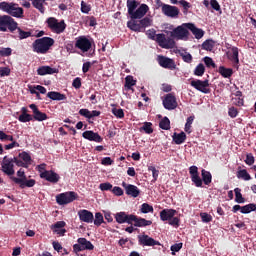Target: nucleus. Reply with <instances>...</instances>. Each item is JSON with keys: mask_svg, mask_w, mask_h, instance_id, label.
I'll return each mask as SVG.
<instances>
[{"mask_svg": "<svg viewBox=\"0 0 256 256\" xmlns=\"http://www.w3.org/2000/svg\"><path fill=\"white\" fill-rule=\"evenodd\" d=\"M146 35L148 39L156 41L162 49L174 48V40L167 39L164 34H157V31H154V29L147 30Z\"/></svg>", "mask_w": 256, "mask_h": 256, "instance_id": "39448f33", "label": "nucleus"}, {"mask_svg": "<svg viewBox=\"0 0 256 256\" xmlns=\"http://www.w3.org/2000/svg\"><path fill=\"white\" fill-rule=\"evenodd\" d=\"M103 214L101 212L96 213V217H93V220L91 223L95 225L96 227H100L104 222H103Z\"/></svg>", "mask_w": 256, "mask_h": 256, "instance_id": "ea45409f", "label": "nucleus"}, {"mask_svg": "<svg viewBox=\"0 0 256 256\" xmlns=\"http://www.w3.org/2000/svg\"><path fill=\"white\" fill-rule=\"evenodd\" d=\"M0 140L1 142H15L13 136L5 134L3 131H0Z\"/></svg>", "mask_w": 256, "mask_h": 256, "instance_id": "603ef678", "label": "nucleus"}, {"mask_svg": "<svg viewBox=\"0 0 256 256\" xmlns=\"http://www.w3.org/2000/svg\"><path fill=\"white\" fill-rule=\"evenodd\" d=\"M230 61H232V63H235V65L239 64V51L237 47H232L230 48Z\"/></svg>", "mask_w": 256, "mask_h": 256, "instance_id": "473e14b6", "label": "nucleus"}, {"mask_svg": "<svg viewBox=\"0 0 256 256\" xmlns=\"http://www.w3.org/2000/svg\"><path fill=\"white\" fill-rule=\"evenodd\" d=\"M12 34H17L16 38L18 40H25L27 38L32 37V33L30 31H24L23 29H16V33H12Z\"/></svg>", "mask_w": 256, "mask_h": 256, "instance_id": "2f4dec72", "label": "nucleus"}, {"mask_svg": "<svg viewBox=\"0 0 256 256\" xmlns=\"http://www.w3.org/2000/svg\"><path fill=\"white\" fill-rule=\"evenodd\" d=\"M137 243L140 244V246L143 247H154V246H160L161 244L159 241L154 240L152 237H149L148 235H138L137 236Z\"/></svg>", "mask_w": 256, "mask_h": 256, "instance_id": "2eb2a0df", "label": "nucleus"}, {"mask_svg": "<svg viewBox=\"0 0 256 256\" xmlns=\"http://www.w3.org/2000/svg\"><path fill=\"white\" fill-rule=\"evenodd\" d=\"M194 119V116H188V118H186V125L184 127V131L188 134H191V125L193 124Z\"/></svg>", "mask_w": 256, "mask_h": 256, "instance_id": "de8ad7c7", "label": "nucleus"}, {"mask_svg": "<svg viewBox=\"0 0 256 256\" xmlns=\"http://www.w3.org/2000/svg\"><path fill=\"white\" fill-rule=\"evenodd\" d=\"M188 29L183 24L181 26H178L174 28L173 31H171V38H174L176 40H185L188 38Z\"/></svg>", "mask_w": 256, "mask_h": 256, "instance_id": "dca6fc26", "label": "nucleus"}, {"mask_svg": "<svg viewBox=\"0 0 256 256\" xmlns=\"http://www.w3.org/2000/svg\"><path fill=\"white\" fill-rule=\"evenodd\" d=\"M162 105L164 106V109H166V111L175 110L176 107L179 106V104L176 102V96H174V94L172 93H168L166 94V96H164V100H162Z\"/></svg>", "mask_w": 256, "mask_h": 256, "instance_id": "4468645a", "label": "nucleus"}, {"mask_svg": "<svg viewBox=\"0 0 256 256\" xmlns=\"http://www.w3.org/2000/svg\"><path fill=\"white\" fill-rule=\"evenodd\" d=\"M40 179H45L47 182L57 184L59 182V174L52 170H45L44 172H40Z\"/></svg>", "mask_w": 256, "mask_h": 256, "instance_id": "a211bd4d", "label": "nucleus"}, {"mask_svg": "<svg viewBox=\"0 0 256 256\" xmlns=\"http://www.w3.org/2000/svg\"><path fill=\"white\" fill-rule=\"evenodd\" d=\"M184 26L186 27V29L191 31V34H193V37H196V39L203 38L204 32L202 29L196 28L195 25L191 23H186L184 24Z\"/></svg>", "mask_w": 256, "mask_h": 256, "instance_id": "a878e982", "label": "nucleus"}, {"mask_svg": "<svg viewBox=\"0 0 256 256\" xmlns=\"http://www.w3.org/2000/svg\"><path fill=\"white\" fill-rule=\"evenodd\" d=\"M188 174L191 175V182L197 188H201L203 185L208 186L213 181V176L206 170H201V176H198V167L196 166L188 167Z\"/></svg>", "mask_w": 256, "mask_h": 256, "instance_id": "7ed1b4c3", "label": "nucleus"}, {"mask_svg": "<svg viewBox=\"0 0 256 256\" xmlns=\"http://www.w3.org/2000/svg\"><path fill=\"white\" fill-rule=\"evenodd\" d=\"M171 139H173L174 144L181 145L183 142H186V133L180 132V133H174L173 136H171Z\"/></svg>", "mask_w": 256, "mask_h": 256, "instance_id": "7c9ffc66", "label": "nucleus"}, {"mask_svg": "<svg viewBox=\"0 0 256 256\" xmlns=\"http://www.w3.org/2000/svg\"><path fill=\"white\" fill-rule=\"evenodd\" d=\"M123 188L125 189V195L132 198H137L139 196V189L137 186L123 182Z\"/></svg>", "mask_w": 256, "mask_h": 256, "instance_id": "393cba45", "label": "nucleus"}, {"mask_svg": "<svg viewBox=\"0 0 256 256\" xmlns=\"http://www.w3.org/2000/svg\"><path fill=\"white\" fill-rule=\"evenodd\" d=\"M93 64H96V61H93V62H84V64H82V66H81V72L84 73V74L88 73V70L91 69V66H92Z\"/></svg>", "mask_w": 256, "mask_h": 256, "instance_id": "864d4df0", "label": "nucleus"}, {"mask_svg": "<svg viewBox=\"0 0 256 256\" xmlns=\"http://www.w3.org/2000/svg\"><path fill=\"white\" fill-rule=\"evenodd\" d=\"M244 164L252 166L254 164V156L252 154H247V157L244 158Z\"/></svg>", "mask_w": 256, "mask_h": 256, "instance_id": "69168bd1", "label": "nucleus"}, {"mask_svg": "<svg viewBox=\"0 0 256 256\" xmlns=\"http://www.w3.org/2000/svg\"><path fill=\"white\" fill-rule=\"evenodd\" d=\"M13 174H16L18 178L11 176V181L18 184L20 189L32 188L35 186V179H27L25 177V171L23 169H20L18 170V172H14Z\"/></svg>", "mask_w": 256, "mask_h": 256, "instance_id": "6e6552de", "label": "nucleus"}, {"mask_svg": "<svg viewBox=\"0 0 256 256\" xmlns=\"http://www.w3.org/2000/svg\"><path fill=\"white\" fill-rule=\"evenodd\" d=\"M93 40L86 38V36L76 37L74 42V48L79 49L82 53H86L91 50Z\"/></svg>", "mask_w": 256, "mask_h": 256, "instance_id": "9b49d317", "label": "nucleus"}, {"mask_svg": "<svg viewBox=\"0 0 256 256\" xmlns=\"http://www.w3.org/2000/svg\"><path fill=\"white\" fill-rule=\"evenodd\" d=\"M52 248L54 249V251H57V253L62 252V255H66V249L62 248L59 242L57 241L52 242Z\"/></svg>", "mask_w": 256, "mask_h": 256, "instance_id": "09e8293b", "label": "nucleus"}, {"mask_svg": "<svg viewBox=\"0 0 256 256\" xmlns=\"http://www.w3.org/2000/svg\"><path fill=\"white\" fill-rule=\"evenodd\" d=\"M110 113H112L113 116H115V118H118V119L125 118V112H122V109L120 108H113L112 110H110Z\"/></svg>", "mask_w": 256, "mask_h": 256, "instance_id": "49530a36", "label": "nucleus"}, {"mask_svg": "<svg viewBox=\"0 0 256 256\" xmlns=\"http://www.w3.org/2000/svg\"><path fill=\"white\" fill-rule=\"evenodd\" d=\"M18 161L31 162L30 154H27V152L18 154Z\"/></svg>", "mask_w": 256, "mask_h": 256, "instance_id": "5fc2aeb1", "label": "nucleus"}, {"mask_svg": "<svg viewBox=\"0 0 256 256\" xmlns=\"http://www.w3.org/2000/svg\"><path fill=\"white\" fill-rule=\"evenodd\" d=\"M128 6V15H130V21H128V29L135 33L144 32V28L152 26V19L144 17L149 11L147 4L140 5L136 0H128L126 2Z\"/></svg>", "mask_w": 256, "mask_h": 256, "instance_id": "f257e3e1", "label": "nucleus"}, {"mask_svg": "<svg viewBox=\"0 0 256 256\" xmlns=\"http://www.w3.org/2000/svg\"><path fill=\"white\" fill-rule=\"evenodd\" d=\"M201 221L203 223H210L213 221V216H210L208 213H201Z\"/></svg>", "mask_w": 256, "mask_h": 256, "instance_id": "e2e57ef3", "label": "nucleus"}, {"mask_svg": "<svg viewBox=\"0 0 256 256\" xmlns=\"http://www.w3.org/2000/svg\"><path fill=\"white\" fill-rule=\"evenodd\" d=\"M1 172H3V174H6L7 176H13V164L10 163V158H8L7 156L3 157V160L1 161Z\"/></svg>", "mask_w": 256, "mask_h": 256, "instance_id": "412c9836", "label": "nucleus"}, {"mask_svg": "<svg viewBox=\"0 0 256 256\" xmlns=\"http://www.w3.org/2000/svg\"><path fill=\"white\" fill-rule=\"evenodd\" d=\"M47 98L52 101H64L66 100V96L64 94H61L59 92H47Z\"/></svg>", "mask_w": 256, "mask_h": 256, "instance_id": "c756f323", "label": "nucleus"}, {"mask_svg": "<svg viewBox=\"0 0 256 256\" xmlns=\"http://www.w3.org/2000/svg\"><path fill=\"white\" fill-rule=\"evenodd\" d=\"M159 129L164 131H169V129H171L169 118L164 117L159 121Z\"/></svg>", "mask_w": 256, "mask_h": 256, "instance_id": "e433bc0d", "label": "nucleus"}, {"mask_svg": "<svg viewBox=\"0 0 256 256\" xmlns=\"http://www.w3.org/2000/svg\"><path fill=\"white\" fill-rule=\"evenodd\" d=\"M78 216H79V221L87 224H91V222L93 221V218H96V214L93 215V213H91L86 209L79 210Z\"/></svg>", "mask_w": 256, "mask_h": 256, "instance_id": "4be33fe9", "label": "nucleus"}, {"mask_svg": "<svg viewBox=\"0 0 256 256\" xmlns=\"http://www.w3.org/2000/svg\"><path fill=\"white\" fill-rule=\"evenodd\" d=\"M76 243L78 244H74V246H72L74 253L93 250V244H91V241L86 240V238L76 239Z\"/></svg>", "mask_w": 256, "mask_h": 256, "instance_id": "f8f14e48", "label": "nucleus"}, {"mask_svg": "<svg viewBox=\"0 0 256 256\" xmlns=\"http://www.w3.org/2000/svg\"><path fill=\"white\" fill-rule=\"evenodd\" d=\"M81 137H84L85 140H89L90 142H103V138L101 137V135H98V133L93 131H84V133H81Z\"/></svg>", "mask_w": 256, "mask_h": 256, "instance_id": "5701e85b", "label": "nucleus"}, {"mask_svg": "<svg viewBox=\"0 0 256 256\" xmlns=\"http://www.w3.org/2000/svg\"><path fill=\"white\" fill-rule=\"evenodd\" d=\"M201 48L204 51H213V48H215V41H213V40H206L201 45Z\"/></svg>", "mask_w": 256, "mask_h": 256, "instance_id": "4c0bfd02", "label": "nucleus"}, {"mask_svg": "<svg viewBox=\"0 0 256 256\" xmlns=\"http://www.w3.org/2000/svg\"><path fill=\"white\" fill-rule=\"evenodd\" d=\"M0 11L8 14V15H1V16H8L16 19H23L24 17L23 7H20L18 3L5 2V1L0 2Z\"/></svg>", "mask_w": 256, "mask_h": 256, "instance_id": "20e7f679", "label": "nucleus"}, {"mask_svg": "<svg viewBox=\"0 0 256 256\" xmlns=\"http://www.w3.org/2000/svg\"><path fill=\"white\" fill-rule=\"evenodd\" d=\"M115 223L128 224L137 228H143L152 225V221L137 217L136 215L126 214L125 212L115 213Z\"/></svg>", "mask_w": 256, "mask_h": 256, "instance_id": "f03ea898", "label": "nucleus"}, {"mask_svg": "<svg viewBox=\"0 0 256 256\" xmlns=\"http://www.w3.org/2000/svg\"><path fill=\"white\" fill-rule=\"evenodd\" d=\"M52 46H54V39L51 37H42L32 42V52L45 55Z\"/></svg>", "mask_w": 256, "mask_h": 256, "instance_id": "423d86ee", "label": "nucleus"}, {"mask_svg": "<svg viewBox=\"0 0 256 256\" xmlns=\"http://www.w3.org/2000/svg\"><path fill=\"white\" fill-rule=\"evenodd\" d=\"M135 86V79H132V76L125 77V88L130 90L132 87Z\"/></svg>", "mask_w": 256, "mask_h": 256, "instance_id": "8fccbe9b", "label": "nucleus"}, {"mask_svg": "<svg viewBox=\"0 0 256 256\" xmlns=\"http://www.w3.org/2000/svg\"><path fill=\"white\" fill-rule=\"evenodd\" d=\"M8 15H0V31L15 34V30H20L18 22Z\"/></svg>", "mask_w": 256, "mask_h": 256, "instance_id": "0eeeda50", "label": "nucleus"}, {"mask_svg": "<svg viewBox=\"0 0 256 256\" xmlns=\"http://www.w3.org/2000/svg\"><path fill=\"white\" fill-rule=\"evenodd\" d=\"M175 215H176V210L163 209L162 211L159 212V220H162V222H166L174 218H179V217H174Z\"/></svg>", "mask_w": 256, "mask_h": 256, "instance_id": "b1692460", "label": "nucleus"}, {"mask_svg": "<svg viewBox=\"0 0 256 256\" xmlns=\"http://www.w3.org/2000/svg\"><path fill=\"white\" fill-rule=\"evenodd\" d=\"M253 211H256V204H247L242 206L240 213L249 214V213H252Z\"/></svg>", "mask_w": 256, "mask_h": 256, "instance_id": "58836bf2", "label": "nucleus"}, {"mask_svg": "<svg viewBox=\"0 0 256 256\" xmlns=\"http://www.w3.org/2000/svg\"><path fill=\"white\" fill-rule=\"evenodd\" d=\"M205 73V66L203 64H198L196 69H193V76L203 77Z\"/></svg>", "mask_w": 256, "mask_h": 256, "instance_id": "37998d69", "label": "nucleus"}, {"mask_svg": "<svg viewBox=\"0 0 256 256\" xmlns=\"http://www.w3.org/2000/svg\"><path fill=\"white\" fill-rule=\"evenodd\" d=\"M237 179H242L243 181H249L252 180V176L249 175L247 170H238L237 171Z\"/></svg>", "mask_w": 256, "mask_h": 256, "instance_id": "f704fd0d", "label": "nucleus"}, {"mask_svg": "<svg viewBox=\"0 0 256 256\" xmlns=\"http://www.w3.org/2000/svg\"><path fill=\"white\" fill-rule=\"evenodd\" d=\"M218 73L220 74V76H222V78L232 77V69H230V68H225V67L220 66L218 68Z\"/></svg>", "mask_w": 256, "mask_h": 256, "instance_id": "72a5a7b5", "label": "nucleus"}, {"mask_svg": "<svg viewBox=\"0 0 256 256\" xmlns=\"http://www.w3.org/2000/svg\"><path fill=\"white\" fill-rule=\"evenodd\" d=\"M79 198V195L74 191L64 192L56 196L57 205L64 206L70 204L76 199Z\"/></svg>", "mask_w": 256, "mask_h": 256, "instance_id": "9d476101", "label": "nucleus"}, {"mask_svg": "<svg viewBox=\"0 0 256 256\" xmlns=\"http://www.w3.org/2000/svg\"><path fill=\"white\" fill-rule=\"evenodd\" d=\"M190 85L191 87H193V89H196V91L198 92H201L203 94H210V84L208 83V80L194 79L191 80Z\"/></svg>", "mask_w": 256, "mask_h": 256, "instance_id": "ddd939ff", "label": "nucleus"}, {"mask_svg": "<svg viewBox=\"0 0 256 256\" xmlns=\"http://www.w3.org/2000/svg\"><path fill=\"white\" fill-rule=\"evenodd\" d=\"M176 4H179L184 8V15L188 14V9H191V3L186 2V0H181Z\"/></svg>", "mask_w": 256, "mask_h": 256, "instance_id": "6e6d98bb", "label": "nucleus"}, {"mask_svg": "<svg viewBox=\"0 0 256 256\" xmlns=\"http://www.w3.org/2000/svg\"><path fill=\"white\" fill-rule=\"evenodd\" d=\"M28 108L32 111V115L30 116L35 118V121L42 122L47 120V114L45 112H41L35 104H30Z\"/></svg>", "mask_w": 256, "mask_h": 256, "instance_id": "6ab92c4d", "label": "nucleus"}, {"mask_svg": "<svg viewBox=\"0 0 256 256\" xmlns=\"http://www.w3.org/2000/svg\"><path fill=\"white\" fill-rule=\"evenodd\" d=\"M203 6H206V8L210 7V9H213L215 12L222 13L220 4L217 3V0H203Z\"/></svg>", "mask_w": 256, "mask_h": 256, "instance_id": "c85d7f7f", "label": "nucleus"}, {"mask_svg": "<svg viewBox=\"0 0 256 256\" xmlns=\"http://www.w3.org/2000/svg\"><path fill=\"white\" fill-rule=\"evenodd\" d=\"M72 87H74V89H80L81 88V78H79V77L74 78V80L72 82Z\"/></svg>", "mask_w": 256, "mask_h": 256, "instance_id": "774afa93", "label": "nucleus"}, {"mask_svg": "<svg viewBox=\"0 0 256 256\" xmlns=\"http://www.w3.org/2000/svg\"><path fill=\"white\" fill-rule=\"evenodd\" d=\"M30 5L35 8L40 14H45V0H30Z\"/></svg>", "mask_w": 256, "mask_h": 256, "instance_id": "cd10ccee", "label": "nucleus"}, {"mask_svg": "<svg viewBox=\"0 0 256 256\" xmlns=\"http://www.w3.org/2000/svg\"><path fill=\"white\" fill-rule=\"evenodd\" d=\"M181 59L184 60L186 64H191L193 61V57L191 56V53H181Z\"/></svg>", "mask_w": 256, "mask_h": 256, "instance_id": "13d9d810", "label": "nucleus"}, {"mask_svg": "<svg viewBox=\"0 0 256 256\" xmlns=\"http://www.w3.org/2000/svg\"><path fill=\"white\" fill-rule=\"evenodd\" d=\"M57 73V69H54L49 66H42L37 68V76H47V75H53Z\"/></svg>", "mask_w": 256, "mask_h": 256, "instance_id": "bb28decb", "label": "nucleus"}, {"mask_svg": "<svg viewBox=\"0 0 256 256\" xmlns=\"http://www.w3.org/2000/svg\"><path fill=\"white\" fill-rule=\"evenodd\" d=\"M32 120H35V118L32 117L30 114H20L18 116V122L20 123H28Z\"/></svg>", "mask_w": 256, "mask_h": 256, "instance_id": "c03bdc74", "label": "nucleus"}, {"mask_svg": "<svg viewBox=\"0 0 256 256\" xmlns=\"http://www.w3.org/2000/svg\"><path fill=\"white\" fill-rule=\"evenodd\" d=\"M162 8V14L164 16L171 18V19H176L179 18V8L176 6H164V7H159Z\"/></svg>", "mask_w": 256, "mask_h": 256, "instance_id": "aec40b11", "label": "nucleus"}, {"mask_svg": "<svg viewBox=\"0 0 256 256\" xmlns=\"http://www.w3.org/2000/svg\"><path fill=\"white\" fill-rule=\"evenodd\" d=\"M238 114H239V112L237 111V108H235V107H230L229 109H227V116H229L232 119H235Z\"/></svg>", "mask_w": 256, "mask_h": 256, "instance_id": "bf43d9fd", "label": "nucleus"}, {"mask_svg": "<svg viewBox=\"0 0 256 256\" xmlns=\"http://www.w3.org/2000/svg\"><path fill=\"white\" fill-rule=\"evenodd\" d=\"M10 53H12V50H10V48H1L0 57H8L10 56Z\"/></svg>", "mask_w": 256, "mask_h": 256, "instance_id": "338daca9", "label": "nucleus"}, {"mask_svg": "<svg viewBox=\"0 0 256 256\" xmlns=\"http://www.w3.org/2000/svg\"><path fill=\"white\" fill-rule=\"evenodd\" d=\"M154 212V208L152 205H149L147 203H143L140 207V213L142 214H147V213H152Z\"/></svg>", "mask_w": 256, "mask_h": 256, "instance_id": "a18cd8bd", "label": "nucleus"}, {"mask_svg": "<svg viewBox=\"0 0 256 256\" xmlns=\"http://www.w3.org/2000/svg\"><path fill=\"white\" fill-rule=\"evenodd\" d=\"M140 132H145V134L150 135L154 132L152 129V123L150 122H145V124L140 127Z\"/></svg>", "mask_w": 256, "mask_h": 256, "instance_id": "a19ab883", "label": "nucleus"}, {"mask_svg": "<svg viewBox=\"0 0 256 256\" xmlns=\"http://www.w3.org/2000/svg\"><path fill=\"white\" fill-rule=\"evenodd\" d=\"M30 162L31 161H22V160H18V158H11V164H16V166L18 167H23V168H27L30 166Z\"/></svg>", "mask_w": 256, "mask_h": 256, "instance_id": "c9c22d12", "label": "nucleus"}, {"mask_svg": "<svg viewBox=\"0 0 256 256\" xmlns=\"http://www.w3.org/2000/svg\"><path fill=\"white\" fill-rule=\"evenodd\" d=\"M113 188L115 187L108 182L98 185V189H101V191H110L113 190Z\"/></svg>", "mask_w": 256, "mask_h": 256, "instance_id": "4d7b16f0", "label": "nucleus"}, {"mask_svg": "<svg viewBox=\"0 0 256 256\" xmlns=\"http://www.w3.org/2000/svg\"><path fill=\"white\" fill-rule=\"evenodd\" d=\"M147 170L152 172V183L157 182V178L159 177V170L154 168V166L148 167Z\"/></svg>", "mask_w": 256, "mask_h": 256, "instance_id": "3c124183", "label": "nucleus"}, {"mask_svg": "<svg viewBox=\"0 0 256 256\" xmlns=\"http://www.w3.org/2000/svg\"><path fill=\"white\" fill-rule=\"evenodd\" d=\"M45 23L47 24V28L50 29L52 33L57 35L64 33V30L66 29V24H64V20L58 21L57 18L54 17L47 18Z\"/></svg>", "mask_w": 256, "mask_h": 256, "instance_id": "1a4fd4ad", "label": "nucleus"}, {"mask_svg": "<svg viewBox=\"0 0 256 256\" xmlns=\"http://www.w3.org/2000/svg\"><path fill=\"white\" fill-rule=\"evenodd\" d=\"M64 226H66V222H64V221H57L56 223H54L51 226V229L52 230H60V229L64 228Z\"/></svg>", "mask_w": 256, "mask_h": 256, "instance_id": "0e129e2a", "label": "nucleus"}, {"mask_svg": "<svg viewBox=\"0 0 256 256\" xmlns=\"http://www.w3.org/2000/svg\"><path fill=\"white\" fill-rule=\"evenodd\" d=\"M203 63H206V66L204 67H208V68H213L215 69V62H213V58L210 57H205L203 58Z\"/></svg>", "mask_w": 256, "mask_h": 256, "instance_id": "052dcab7", "label": "nucleus"}, {"mask_svg": "<svg viewBox=\"0 0 256 256\" xmlns=\"http://www.w3.org/2000/svg\"><path fill=\"white\" fill-rule=\"evenodd\" d=\"M242 190L239 188H235V196L232 199H235L237 204H244V198L242 197Z\"/></svg>", "mask_w": 256, "mask_h": 256, "instance_id": "79ce46f5", "label": "nucleus"}, {"mask_svg": "<svg viewBox=\"0 0 256 256\" xmlns=\"http://www.w3.org/2000/svg\"><path fill=\"white\" fill-rule=\"evenodd\" d=\"M157 63L159 64V67H162L164 69L168 70H175L176 64L173 59L166 58L165 56H157Z\"/></svg>", "mask_w": 256, "mask_h": 256, "instance_id": "f3484780", "label": "nucleus"}, {"mask_svg": "<svg viewBox=\"0 0 256 256\" xmlns=\"http://www.w3.org/2000/svg\"><path fill=\"white\" fill-rule=\"evenodd\" d=\"M89 12H91V5L81 1V13L88 14Z\"/></svg>", "mask_w": 256, "mask_h": 256, "instance_id": "680f3d73", "label": "nucleus"}]
</instances>
